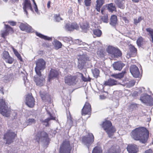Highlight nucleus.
Wrapping results in <instances>:
<instances>
[{
    "label": "nucleus",
    "instance_id": "nucleus-37",
    "mask_svg": "<svg viewBox=\"0 0 153 153\" xmlns=\"http://www.w3.org/2000/svg\"><path fill=\"white\" fill-rule=\"evenodd\" d=\"M105 153H119V152L114 146H112Z\"/></svg>",
    "mask_w": 153,
    "mask_h": 153
},
{
    "label": "nucleus",
    "instance_id": "nucleus-10",
    "mask_svg": "<svg viewBox=\"0 0 153 153\" xmlns=\"http://www.w3.org/2000/svg\"><path fill=\"white\" fill-rule=\"evenodd\" d=\"M79 64L78 67L80 70L82 69L84 67L87 61L89 60V58L85 55L80 56L78 59Z\"/></svg>",
    "mask_w": 153,
    "mask_h": 153
},
{
    "label": "nucleus",
    "instance_id": "nucleus-64",
    "mask_svg": "<svg viewBox=\"0 0 153 153\" xmlns=\"http://www.w3.org/2000/svg\"><path fill=\"white\" fill-rule=\"evenodd\" d=\"M50 4H51V2L50 1H49L48 2L47 6V7L48 8H49L50 7Z\"/></svg>",
    "mask_w": 153,
    "mask_h": 153
},
{
    "label": "nucleus",
    "instance_id": "nucleus-42",
    "mask_svg": "<svg viewBox=\"0 0 153 153\" xmlns=\"http://www.w3.org/2000/svg\"><path fill=\"white\" fill-rule=\"evenodd\" d=\"M94 34L97 37H100L102 34V31L99 29H95L93 30Z\"/></svg>",
    "mask_w": 153,
    "mask_h": 153
},
{
    "label": "nucleus",
    "instance_id": "nucleus-13",
    "mask_svg": "<svg viewBox=\"0 0 153 153\" xmlns=\"http://www.w3.org/2000/svg\"><path fill=\"white\" fill-rule=\"evenodd\" d=\"M2 58L6 62L10 64H12L14 61L13 58L10 56L9 53L6 51L3 52Z\"/></svg>",
    "mask_w": 153,
    "mask_h": 153
},
{
    "label": "nucleus",
    "instance_id": "nucleus-44",
    "mask_svg": "<svg viewBox=\"0 0 153 153\" xmlns=\"http://www.w3.org/2000/svg\"><path fill=\"white\" fill-rule=\"evenodd\" d=\"M54 46L56 49L57 50L61 48L62 44L61 42L58 40L55 41Z\"/></svg>",
    "mask_w": 153,
    "mask_h": 153
},
{
    "label": "nucleus",
    "instance_id": "nucleus-48",
    "mask_svg": "<svg viewBox=\"0 0 153 153\" xmlns=\"http://www.w3.org/2000/svg\"><path fill=\"white\" fill-rule=\"evenodd\" d=\"M98 56L100 57H103L105 55V53L102 50H100L97 52Z\"/></svg>",
    "mask_w": 153,
    "mask_h": 153
},
{
    "label": "nucleus",
    "instance_id": "nucleus-54",
    "mask_svg": "<svg viewBox=\"0 0 153 153\" xmlns=\"http://www.w3.org/2000/svg\"><path fill=\"white\" fill-rule=\"evenodd\" d=\"M84 2L85 3V5L86 6H90L91 4V0H85Z\"/></svg>",
    "mask_w": 153,
    "mask_h": 153
},
{
    "label": "nucleus",
    "instance_id": "nucleus-58",
    "mask_svg": "<svg viewBox=\"0 0 153 153\" xmlns=\"http://www.w3.org/2000/svg\"><path fill=\"white\" fill-rule=\"evenodd\" d=\"M15 55L20 61H22V59L21 56L20 54L18 52H16V54Z\"/></svg>",
    "mask_w": 153,
    "mask_h": 153
},
{
    "label": "nucleus",
    "instance_id": "nucleus-35",
    "mask_svg": "<svg viewBox=\"0 0 153 153\" xmlns=\"http://www.w3.org/2000/svg\"><path fill=\"white\" fill-rule=\"evenodd\" d=\"M107 9L110 12H112L116 11V8L113 3H110L107 5Z\"/></svg>",
    "mask_w": 153,
    "mask_h": 153
},
{
    "label": "nucleus",
    "instance_id": "nucleus-8",
    "mask_svg": "<svg viewBox=\"0 0 153 153\" xmlns=\"http://www.w3.org/2000/svg\"><path fill=\"white\" fill-rule=\"evenodd\" d=\"M16 135L15 132L11 130H8L4 135V139L6 141V144H10L13 142V140Z\"/></svg>",
    "mask_w": 153,
    "mask_h": 153
},
{
    "label": "nucleus",
    "instance_id": "nucleus-55",
    "mask_svg": "<svg viewBox=\"0 0 153 153\" xmlns=\"http://www.w3.org/2000/svg\"><path fill=\"white\" fill-rule=\"evenodd\" d=\"M9 33H8L5 30L2 33L1 36L4 38H5V37L7 36L9 34Z\"/></svg>",
    "mask_w": 153,
    "mask_h": 153
},
{
    "label": "nucleus",
    "instance_id": "nucleus-59",
    "mask_svg": "<svg viewBox=\"0 0 153 153\" xmlns=\"http://www.w3.org/2000/svg\"><path fill=\"white\" fill-rule=\"evenodd\" d=\"M145 88L143 87L140 88H138V93L140 94L144 91Z\"/></svg>",
    "mask_w": 153,
    "mask_h": 153
},
{
    "label": "nucleus",
    "instance_id": "nucleus-63",
    "mask_svg": "<svg viewBox=\"0 0 153 153\" xmlns=\"http://www.w3.org/2000/svg\"><path fill=\"white\" fill-rule=\"evenodd\" d=\"M100 98L101 99H102V100L105 99V97H105L103 95H100Z\"/></svg>",
    "mask_w": 153,
    "mask_h": 153
},
{
    "label": "nucleus",
    "instance_id": "nucleus-34",
    "mask_svg": "<svg viewBox=\"0 0 153 153\" xmlns=\"http://www.w3.org/2000/svg\"><path fill=\"white\" fill-rule=\"evenodd\" d=\"M80 27L82 30L85 32L89 27L88 23L87 22L81 24L80 25Z\"/></svg>",
    "mask_w": 153,
    "mask_h": 153
},
{
    "label": "nucleus",
    "instance_id": "nucleus-62",
    "mask_svg": "<svg viewBox=\"0 0 153 153\" xmlns=\"http://www.w3.org/2000/svg\"><path fill=\"white\" fill-rule=\"evenodd\" d=\"M111 76L115 78L118 79V75L117 74H114L111 75Z\"/></svg>",
    "mask_w": 153,
    "mask_h": 153
},
{
    "label": "nucleus",
    "instance_id": "nucleus-28",
    "mask_svg": "<svg viewBox=\"0 0 153 153\" xmlns=\"http://www.w3.org/2000/svg\"><path fill=\"white\" fill-rule=\"evenodd\" d=\"M105 1V0H96L95 9L98 12H100V9L104 4Z\"/></svg>",
    "mask_w": 153,
    "mask_h": 153
},
{
    "label": "nucleus",
    "instance_id": "nucleus-46",
    "mask_svg": "<svg viewBox=\"0 0 153 153\" xmlns=\"http://www.w3.org/2000/svg\"><path fill=\"white\" fill-rule=\"evenodd\" d=\"M146 30L151 36L152 41L153 43V30L150 28H149L146 29Z\"/></svg>",
    "mask_w": 153,
    "mask_h": 153
},
{
    "label": "nucleus",
    "instance_id": "nucleus-31",
    "mask_svg": "<svg viewBox=\"0 0 153 153\" xmlns=\"http://www.w3.org/2000/svg\"><path fill=\"white\" fill-rule=\"evenodd\" d=\"M125 1L124 0H115V3L119 8L123 9L125 7Z\"/></svg>",
    "mask_w": 153,
    "mask_h": 153
},
{
    "label": "nucleus",
    "instance_id": "nucleus-25",
    "mask_svg": "<svg viewBox=\"0 0 153 153\" xmlns=\"http://www.w3.org/2000/svg\"><path fill=\"white\" fill-rule=\"evenodd\" d=\"M59 74V72L57 70L51 69L50 71L48 81H50L52 79L57 78Z\"/></svg>",
    "mask_w": 153,
    "mask_h": 153
},
{
    "label": "nucleus",
    "instance_id": "nucleus-20",
    "mask_svg": "<svg viewBox=\"0 0 153 153\" xmlns=\"http://www.w3.org/2000/svg\"><path fill=\"white\" fill-rule=\"evenodd\" d=\"M74 43L79 45H83L85 46V49L88 51H90L92 50L93 48L92 46H89L88 44L85 42H82L81 41H80L78 39L75 40L74 41Z\"/></svg>",
    "mask_w": 153,
    "mask_h": 153
},
{
    "label": "nucleus",
    "instance_id": "nucleus-32",
    "mask_svg": "<svg viewBox=\"0 0 153 153\" xmlns=\"http://www.w3.org/2000/svg\"><path fill=\"white\" fill-rule=\"evenodd\" d=\"M40 95L41 98L43 101H50V97L48 94H45L42 92H40Z\"/></svg>",
    "mask_w": 153,
    "mask_h": 153
},
{
    "label": "nucleus",
    "instance_id": "nucleus-26",
    "mask_svg": "<svg viewBox=\"0 0 153 153\" xmlns=\"http://www.w3.org/2000/svg\"><path fill=\"white\" fill-rule=\"evenodd\" d=\"M127 150L129 153H137L138 151V149L136 145H131L128 146Z\"/></svg>",
    "mask_w": 153,
    "mask_h": 153
},
{
    "label": "nucleus",
    "instance_id": "nucleus-17",
    "mask_svg": "<svg viewBox=\"0 0 153 153\" xmlns=\"http://www.w3.org/2000/svg\"><path fill=\"white\" fill-rule=\"evenodd\" d=\"M48 113L49 116L45 120H40L41 123L45 126L47 127L49 126V122L51 120H55V118L49 112L47 111Z\"/></svg>",
    "mask_w": 153,
    "mask_h": 153
},
{
    "label": "nucleus",
    "instance_id": "nucleus-45",
    "mask_svg": "<svg viewBox=\"0 0 153 153\" xmlns=\"http://www.w3.org/2000/svg\"><path fill=\"white\" fill-rule=\"evenodd\" d=\"M137 45L139 46H141L143 43V39L142 37H139L137 41Z\"/></svg>",
    "mask_w": 153,
    "mask_h": 153
},
{
    "label": "nucleus",
    "instance_id": "nucleus-19",
    "mask_svg": "<svg viewBox=\"0 0 153 153\" xmlns=\"http://www.w3.org/2000/svg\"><path fill=\"white\" fill-rule=\"evenodd\" d=\"M104 84L106 85L111 86L117 85H121L124 86L125 85L124 84H122L120 82L117 81L115 79L111 78H110L107 81H105Z\"/></svg>",
    "mask_w": 153,
    "mask_h": 153
},
{
    "label": "nucleus",
    "instance_id": "nucleus-15",
    "mask_svg": "<svg viewBox=\"0 0 153 153\" xmlns=\"http://www.w3.org/2000/svg\"><path fill=\"white\" fill-rule=\"evenodd\" d=\"M23 8L26 14H27L28 10H30L31 11L33 12L30 1L29 0H25Z\"/></svg>",
    "mask_w": 153,
    "mask_h": 153
},
{
    "label": "nucleus",
    "instance_id": "nucleus-49",
    "mask_svg": "<svg viewBox=\"0 0 153 153\" xmlns=\"http://www.w3.org/2000/svg\"><path fill=\"white\" fill-rule=\"evenodd\" d=\"M101 19L103 22L105 23H108V16L107 14L101 17Z\"/></svg>",
    "mask_w": 153,
    "mask_h": 153
},
{
    "label": "nucleus",
    "instance_id": "nucleus-53",
    "mask_svg": "<svg viewBox=\"0 0 153 153\" xmlns=\"http://www.w3.org/2000/svg\"><path fill=\"white\" fill-rule=\"evenodd\" d=\"M126 73L125 71H123L122 72L118 74V79H121V78H123L124 76V75Z\"/></svg>",
    "mask_w": 153,
    "mask_h": 153
},
{
    "label": "nucleus",
    "instance_id": "nucleus-36",
    "mask_svg": "<svg viewBox=\"0 0 153 153\" xmlns=\"http://www.w3.org/2000/svg\"><path fill=\"white\" fill-rule=\"evenodd\" d=\"M36 35L40 38L44 39L46 40H50L52 39V38L48 37L47 36H45L42 34L38 33V32L36 33Z\"/></svg>",
    "mask_w": 153,
    "mask_h": 153
},
{
    "label": "nucleus",
    "instance_id": "nucleus-40",
    "mask_svg": "<svg viewBox=\"0 0 153 153\" xmlns=\"http://www.w3.org/2000/svg\"><path fill=\"white\" fill-rule=\"evenodd\" d=\"M92 153H102V150L101 147L99 146L95 147L93 149Z\"/></svg>",
    "mask_w": 153,
    "mask_h": 153
},
{
    "label": "nucleus",
    "instance_id": "nucleus-9",
    "mask_svg": "<svg viewBox=\"0 0 153 153\" xmlns=\"http://www.w3.org/2000/svg\"><path fill=\"white\" fill-rule=\"evenodd\" d=\"M76 78V76L68 75L65 77V82L69 85H74L77 82Z\"/></svg>",
    "mask_w": 153,
    "mask_h": 153
},
{
    "label": "nucleus",
    "instance_id": "nucleus-4",
    "mask_svg": "<svg viewBox=\"0 0 153 153\" xmlns=\"http://www.w3.org/2000/svg\"><path fill=\"white\" fill-rule=\"evenodd\" d=\"M36 66L35 71L38 75L40 76L41 71H43L45 68L46 62L42 59H39L36 61Z\"/></svg>",
    "mask_w": 153,
    "mask_h": 153
},
{
    "label": "nucleus",
    "instance_id": "nucleus-2",
    "mask_svg": "<svg viewBox=\"0 0 153 153\" xmlns=\"http://www.w3.org/2000/svg\"><path fill=\"white\" fill-rule=\"evenodd\" d=\"M34 140L38 143H42L45 146L49 143L48 134L44 131H39L36 132L35 134Z\"/></svg>",
    "mask_w": 153,
    "mask_h": 153
},
{
    "label": "nucleus",
    "instance_id": "nucleus-61",
    "mask_svg": "<svg viewBox=\"0 0 153 153\" xmlns=\"http://www.w3.org/2000/svg\"><path fill=\"white\" fill-rule=\"evenodd\" d=\"M144 153H152V150H151L150 149H149L148 150H146L145 152Z\"/></svg>",
    "mask_w": 153,
    "mask_h": 153
},
{
    "label": "nucleus",
    "instance_id": "nucleus-11",
    "mask_svg": "<svg viewBox=\"0 0 153 153\" xmlns=\"http://www.w3.org/2000/svg\"><path fill=\"white\" fill-rule=\"evenodd\" d=\"M25 103L30 108H33L35 105V100L32 94H28L26 97Z\"/></svg>",
    "mask_w": 153,
    "mask_h": 153
},
{
    "label": "nucleus",
    "instance_id": "nucleus-14",
    "mask_svg": "<svg viewBox=\"0 0 153 153\" xmlns=\"http://www.w3.org/2000/svg\"><path fill=\"white\" fill-rule=\"evenodd\" d=\"M130 72L133 77L135 78L139 77L140 72L138 67L135 65H131L130 68Z\"/></svg>",
    "mask_w": 153,
    "mask_h": 153
},
{
    "label": "nucleus",
    "instance_id": "nucleus-12",
    "mask_svg": "<svg viewBox=\"0 0 153 153\" xmlns=\"http://www.w3.org/2000/svg\"><path fill=\"white\" fill-rule=\"evenodd\" d=\"M140 100L143 103H152L153 101V98L146 94H143L141 95L140 98Z\"/></svg>",
    "mask_w": 153,
    "mask_h": 153
},
{
    "label": "nucleus",
    "instance_id": "nucleus-56",
    "mask_svg": "<svg viewBox=\"0 0 153 153\" xmlns=\"http://www.w3.org/2000/svg\"><path fill=\"white\" fill-rule=\"evenodd\" d=\"M135 84V82L133 81H130L128 83L127 86L129 87H131L133 86Z\"/></svg>",
    "mask_w": 153,
    "mask_h": 153
},
{
    "label": "nucleus",
    "instance_id": "nucleus-57",
    "mask_svg": "<svg viewBox=\"0 0 153 153\" xmlns=\"http://www.w3.org/2000/svg\"><path fill=\"white\" fill-rule=\"evenodd\" d=\"M79 76H80L82 80L84 82H86L88 81V79L87 78L85 77L83 74L82 73H79Z\"/></svg>",
    "mask_w": 153,
    "mask_h": 153
},
{
    "label": "nucleus",
    "instance_id": "nucleus-38",
    "mask_svg": "<svg viewBox=\"0 0 153 153\" xmlns=\"http://www.w3.org/2000/svg\"><path fill=\"white\" fill-rule=\"evenodd\" d=\"M63 40L65 42L68 43L70 44H74V41L72 40V39L71 37H65L63 38Z\"/></svg>",
    "mask_w": 153,
    "mask_h": 153
},
{
    "label": "nucleus",
    "instance_id": "nucleus-6",
    "mask_svg": "<svg viewBox=\"0 0 153 153\" xmlns=\"http://www.w3.org/2000/svg\"><path fill=\"white\" fill-rule=\"evenodd\" d=\"M71 149L69 141L64 140L60 146L59 153H70Z\"/></svg>",
    "mask_w": 153,
    "mask_h": 153
},
{
    "label": "nucleus",
    "instance_id": "nucleus-52",
    "mask_svg": "<svg viewBox=\"0 0 153 153\" xmlns=\"http://www.w3.org/2000/svg\"><path fill=\"white\" fill-rule=\"evenodd\" d=\"M54 18L56 22H59L61 20H62V19L60 17V15L58 14H55L54 15Z\"/></svg>",
    "mask_w": 153,
    "mask_h": 153
},
{
    "label": "nucleus",
    "instance_id": "nucleus-3",
    "mask_svg": "<svg viewBox=\"0 0 153 153\" xmlns=\"http://www.w3.org/2000/svg\"><path fill=\"white\" fill-rule=\"evenodd\" d=\"M102 127L109 137L112 136L116 131L115 128L112 126L111 122L109 121L106 120L103 122L102 123Z\"/></svg>",
    "mask_w": 153,
    "mask_h": 153
},
{
    "label": "nucleus",
    "instance_id": "nucleus-16",
    "mask_svg": "<svg viewBox=\"0 0 153 153\" xmlns=\"http://www.w3.org/2000/svg\"><path fill=\"white\" fill-rule=\"evenodd\" d=\"M91 110V105L89 103L86 102L82 109V115L90 114Z\"/></svg>",
    "mask_w": 153,
    "mask_h": 153
},
{
    "label": "nucleus",
    "instance_id": "nucleus-50",
    "mask_svg": "<svg viewBox=\"0 0 153 153\" xmlns=\"http://www.w3.org/2000/svg\"><path fill=\"white\" fill-rule=\"evenodd\" d=\"M5 25L6 29L5 30L9 33L13 32V30L12 27L8 25H6L5 24Z\"/></svg>",
    "mask_w": 153,
    "mask_h": 153
},
{
    "label": "nucleus",
    "instance_id": "nucleus-41",
    "mask_svg": "<svg viewBox=\"0 0 153 153\" xmlns=\"http://www.w3.org/2000/svg\"><path fill=\"white\" fill-rule=\"evenodd\" d=\"M36 120L33 118L29 119L26 121V123L27 125H30L33 124H35L36 123Z\"/></svg>",
    "mask_w": 153,
    "mask_h": 153
},
{
    "label": "nucleus",
    "instance_id": "nucleus-22",
    "mask_svg": "<svg viewBox=\"0 0 153 153\" xmlns=\"http://www.w3.org/2000/svg\"><path fill=\"white\" fill-rule=\"evenodd\" d=\"M65 28L66 30L68 31H73L74 29L78 30L79 28V27L76 23H74L71 24L69 23L66 24L65 26Z\"/></svg>",
    "mask_w": 153,
    "mask_h": 153
},
{
    "label": "nucleus",
    "instance_id": "nucleus-1",
    "mask_svg": "<svg viewBox=\"0 0 153 153\" xmlns=\"http://www.w3.org/2000/svg\"><path fill=\"white\" fill-rule=\"evenodd\" d=\"M131 137L135 140L145 143L149 137V131L145 127L136 128L131 132Z\"/></svg>",
    "mask_w": 153,
    "mask_h": 153
},
{
    "label": "nucleus",
    "instance_id": "nucleus-23",
    "mask_svg": "<svg viewBox=\"0 0 153 153\" xmlns=\"http://www.w3.org/2000/svg\"><path fill=\"white\" fill-rule=\"evenodd\" d=\"M19 27L20 29L22 31H25L28 32L32 31V27L27 23H20Z\"/></svg>",
    "mask_w": 153,
    "mask_h": 153
},
{
    "label": "nucleus",
    "instance_id": "nucleus-5",
    "mask_svg": "<svg viewBox=\"0 0 153 153\" xmlns=\"http://www.w3.org/2000/svg\"><path fill=\"white\" fill-rule=\"evenodd\" d=\"M82 144L85 145L88 149L94 141V137L92 134L89 133L87 135L82 137Z\"/></svg>",
    "mask_w": 153,
    "mask_h": 153
},
{
    "label": "nucleus",
    "instance_id": "nucleus-30",
    "mask_svg": "<svg viewBox=\"0 0 153 153\" xmlns=\"http://www.w3.org/2000/svg\"><path fill=\"white\" fill-rule=\"evenodd\" d=\"M121 52L118 48H117L111 55V56L112 58H118L121 56Z\"/></svg>",
    "mask_w": 153,
    "mask_h": 153
},
{
    "label": "nucleus",
    "instance_id": "nucleus-39",
    "mask_svg": "<svg viewBox=\"0 0 153 153\" xmlns=\"http://www.w3.org/2000/svg\"><path fill=\"white\" fill-rule=\"evenodd\" d=\"M92 71L94 77L95 78H97L99 76L100 74V71L99 69L95 68L93 70H92Z\"/></svg>",
    "mask_w": 153,
    "mask_h": 153
},
{
    "label": "nucleus",
    "instance_id": "nucleus-51",
    "mask_svg": "<svg viewBox=\"0 0 153 153\" xmlns=\"http://www.w3.org/2000/svg\"><path fill=\"white\" fill-rule=\"evenodd\" d=\"M33 1L34 4V9L35 12L38 14L39 15L40 14V12L39 11L38 9L37 8V5L36 3L34 0H32Z\"/></svg>",
    "mask_w": 153,
    "mask_h": 153
},
{
    "label": "nucleus",
    "instance_id": "nucleus-7",
    "mask_svg": "<svg viewBox=\"0 0 153 153\" xmlns=\"http://www.w3.org/2000/svg\"><path fill=\"white\" fill-rule=\"evenodd\" d=\"M10 111L6 105L4 100L0 99V113L3 116L8 117L10 115Z\"/></svg>",
    "mask_w": 153,
    "mask_h": 153
},
{
    "label": "nucleus",
    "instance_id": "nucleus-18",
    "mask_svg": "<svg viewBox=\"0 0 153 153\" xmlns=\"http://www.w3.org/2000/svg\"><path fill=\"white\" fill-rule=\"evenodd\" d=\"M129 49L130 52L127 53L126 54V57L128 59L131 57H134L137 53V49L134 46L130 45Z\"/></svg>",
    "mask_w": 153,
    "mask_h": 153
},
{
    "label": "nucleus",
    "instance_id": "nucleus-29",
    "mask_svg": "<svg viewBox=\"0 0 153 153\" xmlns=\"http://www.w3.org/2000/svg\"><path fill=\"white\" fill-rule=\"evenodd\" d=\"M117 16L115 15L111 16L110 19V24L112 26L115 27L117 24Z\"/></svg>",
    "mask_w": 153,
    "mask_h": 153
},
{
    "label": "nucleus",
    "instance_id": "nucleus-24",
    "mask_svg": "<svg viewBox=\"0 0 153 153\" xmlns=\"http://www.w3.org/2000/svg\"><path fill=\"white\" fill-rule=\"evenodd\" d=\"M112 66L114 70L120 71L125 66V64L121 61H118L114 62Z\"/></svg>",
    "mask_w": 153,
    "mask_h": 153
},
{
    "label": "nucleus",
    "instance_id": "nucleus-47",
    "mask_svg": "<svg viewBox=\"0 0 153 153\" xmlns=\"http://www.w3.org/2000/svg\"><path fill=\"white\" fill-rule=\"evenodd\" d=\"M143 19V18L141 16H139L138 18L134 19V24L137 25L138 23H140L141 21Z\"/></svg>",
    "mask_w": 153,
    "mask_h": 153
},
{
    "label": "nucleus",
    "instance_id": "nucleus-60",
    "mask_svg": "<svg viewBox=\"0 0 153 153\" xmlns=\"http://www.w3.org/2000/svg\"><path fill=\"white\" fill-rule=\"evenodd\" d=\"M8 22L9 24L13 26H15L16 23V22L13 21H8Z\"/></svg>",
    "mask_w": 153,
    "mask_h": 153
},
{
    "label": "nucleus",
    "instance_id": "nucleus-27",
    "mask_svg": "<svg viewBox=\"0 0 153 153\" xmlns=\"http://www.w3.org/2000/svg\"><path fill=\"white\" fill-rule=\"evenodd\" d=\"M67 120L66 126L68 128H70L73 125V121L69 111L67 112Z\"/></svg>",
    "mask_w": 153,
    "mask_h": 153
},
{
    "label": "nucleus",
    "instance_id": "nucleus-33",
    "mask_svg": "<svg viewBox=\"0 0 153 153\" xmlns=\"http://www.w3.org/2000/svg\"><path fill=\"white\" fill-rule=\"evenodd\" d=\"M117 48L109 45L107 48L106 51L111 56Z\"/></svg>",
    "mask_w": 153,
    "mask_h": 153
},
{
    "label": "nucleus",
    "instance_id": "nucleus-21",
    "mask_svg": "<svg viewBox=\"0 0 153 153\" xmlns=\"http://www.w3.org/2000/svg\"><path fill=\"white\" fill-rule=\"evenodd\" d=\"M34 81L36 85L41 86L43 84L45 79L42 76L41 74L40 76H39L37 75L36 74V75L34 76Z\"/></svg>",
    "mask_w": 153,
    "mask_h": 153
},
{
    "label": "nucleus",
    "instance_id": "nucleus-43",
    "mask_svg": "<svg viewBox=\"0 0 153 153\" xmlns=\"http://www.w3.org/2000/svg\"><path fill=\"white\" fill-rule=\"evenodd\" d=\"M137 107V105L135 103H132L128 106V110L129 111H132L136 109Z\"/></svg>",
    "mask_w": 153,
    "mask_h": 153
}]
</instances>
